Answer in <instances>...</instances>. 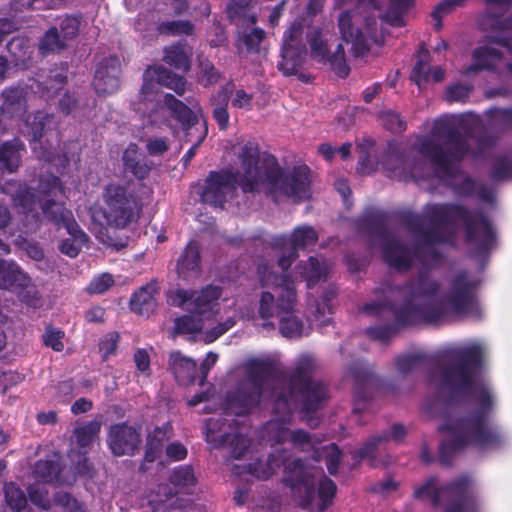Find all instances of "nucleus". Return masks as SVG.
Returning a JSON list of instances; mask_svg holds the SVG:
<instances>
[{"mask_svg": "<svg viewBox=\"0 0 512 512\" xmlns=\"http://www.w3.org/2000/svg\"><path fill=\"white\" fill-rule=\"evenodd\" d=\"M447 361L440 368L441 388L450 394L448 402L460 397L475 395V406L456 416L449 417L439 427L450 438L439 445L438 461L442 466H452L455 455L467 447L478 450L499 449L505 439L501 429L492 423L494 397L482 378L485 355L478 343L457 346L445 352Z\"/></svg>", "mask_w": 512, "mask_h": 512, "instance_id": "f257e3e1", "label": "nucleus"}, {"mask_svg": "<svg viewBox=\"0 0 512 512\" xmlns=\"http://www.w3.org/2000/svg\"><path fill=\"white\" fill-rule=\"evenodd\" d=\"M242 174L238 178L230 170L210 171L198 192L201 201L213 207L223 208L227 196L239 186L243 193H255L263 183L267 193L274 199L282 195L300 202L310 197V168L307 165L294 166L286 172L277 158L264 153L256 141H247L238 155Z\"/></svg>", "mask_w": 512, "mask_h": 512, "instance_id": "f03ea898", "label": "nucleus"}, {"mask_svg": "<svg viewBox=\"0 0 512 512\" xmlns=\"http://www.w3.org/2000/svg\"><path fill=\"white\" fill-rule=\"evenodd\" d=\"M400 220L409 233L421 238L425 247L445 243L443 229L458 222H462L464 240L474 245L476 256L488 257L497 245V234L488 216L461 204H432L426 208L424 216L406 212Z\"/></svg>", "mask_w": 512, "mask_h": 512, "instance_id": "7ed1b4c3", "label": "nucleus"}, {"mask_svg": "<svg viewBox=\"0 0 512 512\" xmlns=\"http://www.w3.org/2000/svg\"><path fill=\"white\" fill-rule=\"evenodd\" d=\"M482 127V119L472 112L441 116L434 120L431 137L421 140L418 151L432 166L451 177L454 164L460 163L468 155L478 158L494 146L493 137L484 134L475 138L477 148H471L469 141Z\"/></svg>", "mask_w": 512, "mask_h": 512, "instance_id": "20e7f679", "label": "nucleus"}, {"mask_svg": "<svg viewBox=\"0 0 512 512\" xmlns=\"http://www.w3.org/2000/svg\"><path fill=\"white\" fill-rule=\"evenodd\" d=\"M316 369V359L309 354H303L296 360L287 375V390L273 393L272 412L276 419L291 420L292 398L295 397L308 424L316 426L317 422L313 424L314 419L310 415L322 409L329 399L328 386L313 378Z\"/></svg>", "mask_w": 512, "mask_h": 512, "instance_id": "39448f33", "label": "nucleus"}, {"mask_svg": "<svg viewBox=\"0 0 512 512\" xmlns=\"http://www.w3.org/2000/svg\"><path fill=\"white\" fill-rule=\"evenodd\" d=\"M263 286L273 285L275 294L269 291L261 293L259 301V315L268 320L277 317L279 331L288 339H298L303 335V321L295 314L297 293L292 277L286 273L277 274L269 272L261 278Z\"/></svg>", "mask_w": 512, "mask_h": 512, "instance_id": "423d86ee", "label": "nucleus"}, {"mask_svg": "<svg viewBox=\"0 0 512 512\" xmlns=\"http://www.w3.org/2000/svg\"><path fill=\"white\" fill-rule=\"evenodd\" d=\"M245 372L247 379L239 382L234 390L227 392L225 398L226 410L236 416L249 415L259 406L264 385L284 377L283 371L270 358L249 359Z\"/></svg>", "mask_w": 512, "mask_h": 512, "instance_id": "0eeeda50", "label": "nucleus"}, {"mask_svg": "<svg viewBox=\"0 0 512 512\" xmlns=\"http://www.w3.org/2000/svg\"><path fill=\"white\" fill-rule=\"evenodd\" d=\"M102 200V215L107 226L111 228L125 229L136 223L143 212L142 197L132 180L107 184L102 193Z\"/></svg>", "mask_w": 512, "mask_h": 512, "instance_id": "6e6552de", "label": "nucleus"}, {"mask_svg": "<svg viewBox=\"0 0 512 512\" xmlns=\"http://www.w3.org/2000/svg\"><path fill=\"white\" fill-rule=\"evenodd\" d=\"M67 83V76L50 71L45 79L29 78L25 83L5 88L1 92L3 103L0 114L6 118L22 117L27 112V96L30 93L46 101L53 100Z\"/></svg>", "mask_w": 512, "mask_h": 512, "instance_id": "1a4fd4ad", "label": "nucleus"}, {"mask_svg": "<svg viewBox=\"0 0 512 512\" xmlns=\"http://www.w3.org/2000/svg\"><path fill=\"white\" fill-rule=\"evenodd\" d=\"M482 281L467 269L455 272L448 281V290L444 301L451 312L480 319L483 311L478 298Z\"/></svg>", "mask_w": 512, "mask_h": 512, "instance_id": "9d476101", "label": "nucleus"}, {"mask_svg": "<svg viewBox=\"0 0 512 512\" xmlns=\"http://www.w3.org/2000/svg\"><path fill=\"white\" fill-rule=\"evenodd\" d=\"M223 289L209 284L199 290L176 288L167 292V303L200 318H209L217 312Z\"/></svg>", "mask_w": 512, "mask_h": 512, "instance_id": "9b49d317", "label": "nucleus"}, {"mask_svg": "<svg viewBox=\"0 0 512 512\" xmlns=\"http://www.w3.org/2000/svg\"><path fill=\"white\" fill-rule=\"evenodd\" d=\"M441 495L448 501L444 512H480L481 510L473 480L469 475H460L436 488L428 497L433 507L439 506Z\"/></svg>", "mask_w": 512, "mask_h": 512, "instance_id": "f8f14e48", "label": "nucleus"}, {"mask_svg": "<svg viewBox=\"0 0 512 512\" xmlns=\"http://www.w3.org/2000/svg\"><path fill=\"white\" fill-rule=\"evenodd\" d=\"M304 27L301 21H294L283 33L281 46V62L278 69L284 75H295L305 62L307 54L306 43L303 39Z\"/></svg>", "mask_w": 512, "mask_h": 512, "instance_id": "ddd939ff", "label": "nucleus"}, {"mask_svg": "<svg viewBox=\"0 0 512 512\" xmlns=\"http://www.w3.org/2000/svg\"><path fill=\"white\" fill-rule=\"evenodd\" d=\"M362 310L367 314L379 316L383 319L392 318L391 323L366 328V334L373 340L383 343L388 342L402 328L409 326V324H402L400 321L403 312L402 305L395 306L390 302H370L365 303Z\"/></svg>", "mask_w": 512, "mask_h": 512, "instance_id": "4468645a", "label": "nucleus"}, {"mask_svg": "<svg viewBox=\"0 0 512 512\" xmlns=\"http://www.w3.org/2000/svg\"><path fill=\"white\" fill-rule=\"evenodd\" d=\"M224 422V418L207 419L205 421V440L213 449H218L228 444L231 450V456L234 459H242L248 451L251 442L242 434L221 432V426Z\"/></svg>", "mask_w": 512, "mask_h": 512, "instance_id": "2eb2a0df", "label": "nucleus"}, {"mask_svg": "<svg viewBox=\"0 0 512 512\" xmlns=\"http://www.w3.org/2000/svg\"><path fill=\"white\" fill-rule=\"evenodd\" d=\"M423 252L421 243H416L413 249H410L394 234L382 243L383 261L398 271L410 270L414 259L421 258Z\"/></svg>", "mask_w": 512, "mask_h": 512, "instance_id": "dca6fc26", "label": "nucleus"}, {"mask_svg": "<svg viewBox=\"0 0 512 512\" xmlns=\"http://www.w3.org/2000/svg\"><path fill=\"white\" fill-rule=\"evenodd\" d=\"M141 441L140 431L126 422L115 423L109 427L107 445L116 457L135 455Z\"/></svg>", "mask_w": 512, "mask_h": 512, "instance_id": "f3484780", "label": "nucleus"}, {"mask_svg": "<svg viewBox=\"0 0 512 512\" xmlns=\"http://www.w3.org/2000/svg\"><path fill=\"white\" fill-rule=\"evenodd\" d=\"M121 60L116 55L103 58L96 67L93 86L99 96L114 94L120 88Z\"/></svg>", "mask_w": 512, "mask_h": 512, "instance_id": "a211bd4d", "label": "nucleus"}, {"mask_svg": "<svg viewBox=\"0 0 512 512\" xmlns=\"http://www.w3.org/2000/svg\"><path fill=\"white\" fill-rule=\"evenodd\" d=\"M175 270L179 279L190 282L202 273L201 244L191 239L180 253Z\"/></svg>", "mask_w": 512, "mask_h": 512, "instance_id": "6ab92c4d", "label": "nucleus"}, {"mask_svg": "<svg viewBox=\"0 0 512 512\" xmlns=\"http://www.w3.org/2000/svg\"><path fill=\"white\" fill-rule=\"evenodd\" d=\"M348 373L354 380V412L360 411L363 405L371 398V387L375 381V375L369 366L362 360H354L349 364Z\"/></svg>", "mask_w": 512, "mask_h": 512, "instance_id": "aec40b11", "label": "nucleus"}, {"mask_svg": "<svg viewBox=\"0 0 512 512\" xmlns=\"http://www.w3.org/2000/svg\"><path fill=\"white\" fill-rule=\"evenodd\" d=\"M440 289L438 280L433 279L426 272H420L418 276L405 285H397L394 290L404 296L403 303L415 305L414 301L425 297H434Z\"/></svg>", "mask_w": 512, "mask_h": 512, "instance_id": "412c9836", "label": "nucleus"}, {"mask_svg": "<svg viewBox=\"0 0 512 512\" xmlns=\"http://www.w3.org/2000/svg\"><path fill=\"white\" fill-rule=\"evenodd\" d=\"M403 312L400 318L402 324L409 326L420 323H436L442 320L447 311L440 303H428L423 305H410L402 303Z\"/></svg>", "mask_w": 512, "mask_h": 512, "instance_id": "4be33fe9", "label": "nucleus"}, {"mask_svg": "<svg viewBox=\"0 0 512 512\" xmlns=\"http://www.w3.org/2000/svg\"><path fill=\"white\" fill-rule=\"evenodd\" d=\"M338 28L343 41L352 44V52L356 57L366 55L369 50V44L365 34L359 27L353 23V15L350 10L342 12L338 18Z\"/></svg>", "mask_w": 512, "mask_h": 512, "instance_id": "5701e85b", "label": "nucleus"}, {"mask_svg": "<svg viewBox=\"0 0 512 512\" xmlns=\"http://www.w3.org/2000/svg\"><path fill=\"white\" fill-rule=\"evenodd\" d=\"M356 223L358 231L366 233L371 241L378 239L385 242L393 235L388 227L389 215L384 211H368Z\"/></svg>", "mask_w": 512, "mask_h": 512, "instance_id": "b1692460", "label": "nucleus"}, {"mask_svg": "<svg viewBox=\"0 0 512 512\" xmlns=\"http://www.w3.org/2000/svg\"><path fill=\"white\" fill-rule=\"evenodd\" d=\"M168 370L174 375L176 382L182 386H190L199 379L196 361L180 351H172L169 354Z\"/></svg>", "mask_w": 512, "mask_h": 512, "instance_id": "393cba45", "label": "nucleus"}, {"mask_svg": "<svg viewBox=\"0 0 512 512\" xmlns=\"http://www.w3.org/2000/svg\"><path fill=\"white\" fill-rule=\"evenodd\" d=\"M233 92L232 82L221 86L218 91L211 95L209 106L212 118L218 125L219 130L226 131L230 126L229 101Z\"/></svg>", "mask_w": 512, "mask_h": 512, "instance_id": "a878e982", "label": "nucleus"}, {"mask_svg": "<svg viewBox=\"0 0 512 512\" xmlns=\"http://www.w3.org/2000/svg\"><path fill=\"white\" fill-rule=\"evenodd\" d=\"M124 172L132 174L138 181L136 185L143 187L141 183L146 179L151 171V162L145 156L138 153L136 144H130L122 156Z\"/></svg>", "mask_w": 512, "mask_h": 512, "instance_id": "bb28decb", "label": "nucleus"}, {"mask_svg": "<svg viewBox=\"0 0 512 512\" xmlns=\"http://www.w3.org/2000/svg\"><path fill=\"white\" fill-rule=\"evenodd\" d=\"M502 58L503 52L499 49L488 45L476 47L472 51V64L466 68L465 74H476L482 71L495 72V61H499Z\"/></svg>", "mask_w": 512, "mask_h": 512, "instance_id": "cd10ccee", "label": "nucleus"}, {"mask_svg": "<svg viewBox=\"0 0 512 512\" xmlns=\"http://www.w3.org/2000/svg\"><path fill=\"white\" fill-rule=\"evenodd\" d=\"M158 292L156 282H150L135 291L130 298V309L138 315L149 317L156 307L155 294Z\"/></svg>", "mask_w": 512, "mask_h": 512, "instance_id": "c85d7f7f", "label": "nucleus"}, {"mask_svg": "<svg viewBox=\"0 0 512 512\" xmlns=\"http://www.w3.org/2000/svg\"><path fill=\"white\" fill-rule=\"evenodd\" d=\"M193 48L186 40H178L164 48L163 61L169 66L182 72H188L191 69V56Z\"/></svg>", "mask_w": 512, "mask_h": 512, "instance_id": "c756f323", "label": "nucleus"}, {"mask_svg": "<svg viewBox=\"0 0 512 512\" xmlns=\"http://www.w3.org/2000/svg\"><path fill=\"white\" fill-rule=\"evenodd\" d=\"M30 278L19 265L5 260L0 261V289L18 291L26 288Z\"/></svg>", "mask_w": 512, "mask_h": 512, "instance_id": "7c9ffc66", "label": "nucleus"}, {"mask_svg": "<svg viewBox=\"0 0 512 512\" xmlns=\"http://www.w3.org/2000/svg\"><path fill=\"white\" fill-rule=\"evenodd\" d=\"M24 143L14 138L0 145V168L8 173H14L20 167Z\"/></svg>", "mask_w": 512, "mask_h": 512, "instance_id": "2f4dec72", "label": "nucleus"}, {"mask_svg": "<svg viewBox=\"0 0 512 512\" xmlns=\"http://www.w3.org/2000/svg\"><path fill=\"white\" fill-rule=\"evenodd\" d=\"M164 105L171 112L172 117L181 124L183 130L187 131L198 123V118L192 109L174 95L165 94Z\"/></svg>", "mask_w": 512, "mask_h": 512, "instance_id": "473e14b6", "label": "nucleus"}, {"mask_svg": "<svg viewBox=\"0 0 512 512\" xmlns=\"http://www.w3.org/2000/svg\"><path fill=\"white\" fill-rule=\"evenodd\" d=\"M40 209L43 215V218L52 223L57 229H61L62 226L67 223L69 219L73 216V213L70 209H68L64 202L59 200H46L42 202L40 205Z\"/></svg>", "mask_w": 512, "mask_h": 512, "instance_id": "72a5a7b5", "label": "nucleus"}, {"mask_svg": "<svg viewBox=\"0 0 512 512\" xmlns=\"http://www.w3.org/2000/svg\"><path fill=\"white\" fill-rule=\"evenodd\" d=\"M35 192L38 197L39 205H42V202L46 200L53 199L54 201L65 197V187L61 179L55 175L40 177Z\"/></svg>", "mask_w": 512, "mask_h": 512, "instance_id": "f704fd0d", "label": "nucleus"}, {"mask_svg": "<svg viewBox=\"0 0 512 512\" xmlns=\"http://www.w3.org/2000/svg\"><path fill=\"white\" fill-rule=\"evenodd\" d=\"M296 270L306 281L308 288L314 287L320 281H325L327 277L326 266L314 256L309 257L306 263L298 264Z\"/></svg>", "mask_w": 512, "mask_h": 512, "instance_id": "c9c22d12", "label": "nucleus"}, {"mask_svg": "<svg viewBox=\"0 0 512 512\" xmlns=\"http://www.w3.org/2000/svg\"><path fill=\"white\" fill-rule=\"evenodd\" d=\"M62 471V466L58 455H54L49 459H39L36 461L33 474L36 479L44 483H53L58 480Z\"/></svg>", "mask_w": 512, "mask_h": 512, "instance_id": "e433bc0d", "label": "nucleus"}, {"mask_svg": "<svg viewBox=\"0 0 512 512\" xmlns=\"http://www.w3.org/2000/svg\"><path fill=\"white\" fill-rule=\"evenodd\" d=\"M153 73L159 85L173 90L179 96L185 93L187 80L184 76L178 75L163 66L153 67Z\"/></svg>", "mask_w": 512, "mask_h": 512, "instance_id": "4c0bfd02", "label": "nucleus"}, {"mask_svg": "<svg viewBox=\"0 0 512 512\" xmlns=\"http://www.w3.org/2000/svg\"><path fill=\"white\" fill-rule=\"evenodd\" d=\"M309 479H311V476L305 469L301 459H294L285 467L283 482L287 487L291 488L292 492H296V488L305 484Z\"/></svg>", "mask_w": 512, "mask_h": 512, "instance_id": "58836bf2", "label": "nucleus"}, {"mask_svg": "<svg viewBox=\"0 0 512 512\" xmlns=\"http://www.w3.org/2000/svg\"><path fill=\"white\" fill-rule=\"evenodd\" d=\"M317 231L309 225L296 227L290 237V248L298 253L300 249H306L309 246H314L318 241Z\"/></svg>", "mask_w": 512, "mask_h": 512, "instance_id": "ea45409f", "label": "nucleus"}, {"mask_svg": "<svg viewBox=\"0 0 512 512\" xmlns=\"http://www.w3.org/2000/svg\"><path fill=\"white\" fill-rule=\"evenodd\" d=\"M412 5L413 0H389L383 19L391 26L402 27L405 25L404 15Z\"/></svg>", "mask_w": 512, "mask_h": 512, "instance_id": "a19ab883", "label": "nucleus"}, {"mask_svg": "<svg viewBox=\"0 0 512 512\" xmlns=\"http://www.w3.org/2000/svg\"><path fill=\"white\" fill-rule=\"evenodd\" d=\"M14 207L19 208L22 213L29 214L34 211L38 197L35 190L27 185H20L11 197Z\"/></svg>", "mask_w": 512, "mask_h": 512, "instance_id": "79ce46f5", "label": "nucleus"}, {"mask_svg": "<svg viewBox=\"0 0 512 512\" xmlns=\"http://www.w3.org/2000/svg\"><path fill=\"white\" fill-rule=\"evenodd\" d=\"M397 371L402 375H407L427 362V356L424 353L400 354L394 358Z\"/></svg>", "mask_w": 512, "mask_h": 512, "instance_id": "37998d69", "label": "nucleus"}, {"mask_svg": "<svg viewBox=\"0 0 512 512\" xmlns=\"http://www.w3.org/2000/svg\"><path fill=\"white\" fill-rule=\"evenodd\" d=\"M66 40L62 38L57 27L49 28L42 37L39 44V51L43 56L50 53L60 52L66 48Z\"/></svg>", "mask_w": 512, "mask_h": 512, "instance_id": "c03bdc74", "label": "nucleus"}, {"mask_svg": "<svg viewBox=\"0 0 512 512\" xmlns=\"http://www.w3.org/2000/svg\"><path fill=\"white\" fill-rule=\"evenodd\" d=\"M198 68V82L203 87L207 88L216 85L222 77L221 72L208 58L199 57Z\"/></svg>", "mask_w": 512, "mask_h": 512, "instance_id": "a18cd8bd", "label": "nucleus"}, {"mask_svg": "<svg viewBox=\"0 0 512 512\" xmlns=\"http://www.w3.org/2000/svg\"><path fill=\"white\" fill-rule=\"evenodd\" d=\"M101 430V423L93 420L85 423L82 426L76 427L73 431L76 443L80 448L89 447L98 436Z\"/></svg>", "mask_w": 512, "mask_h": 512, "instance_id": "49530a36", "label": "nucleus"}, {"mask_svg": "<svg viewBox=\"0 0 512 512\" xmlns=\"http://www.w3.org/2000/svg\"><path fill=\"white\" fill-rule=\"evenodd\" d=\"M337 492L335 482L327 476H323L318 484V498L317 511L324 512L328 507L333 504L334 497Z\"/></svg>", "mask_w": 512, "mask_h": 512, "instance_id": "de8ad7c7", "label": "nucleus"}, {"mask_svg": "<svg viewBox=\"0 0 512 512\" xmlns=\"http://www.w3.org/2000/svg\"><path fill=\"white\" fill-rule=\"evenodd\" d=\"M429 57L428 51L420 52L411 72L410 78L419 88L430 80Z\"/></svg>", "mask_w": 512, "mask_h": 512, "instance_id": "09e8293b", "label": "nucleus"}, {"mask_svg": "<svg viewBox=\"0 0 512 512\" xmlns=\"http://www.w3.org/2000/svg\"><path fill=\"white\" fill-rule=\"evenodd\" d=\"M489 176L493 181L512 179V156L508 154L497 156L492 163Z\"/></svg>", "mask_w": 512, "mask_h": 512, "instance_id": "8fccbe9b", "label": "nucleus"}, {"mask_svg": "<svg viewBox=\"0 0 512 512\" xmlns=\"http://www.w3.org/2000/svg\"><path fill=\"white\" fill-rule=\"evenodd\" d=\"M4 495L8 506L15 512H21L27 506V497L24 491L15 483L4 485Z\"/></svg>", "mask_w": 512, "mask_h": 512, "instance_id": "3c124183", "label": "nucleus"}, {"mask_svg": "<svg viewBox=\"0 0 512 512\" xmlns=\"http://www.w3.org/2000/svg\"><path fill=\"white\" fill-rule=\"evenodd\" d=\"M158 31L160 34L180 36V35H192L194 32V25L189 20H172L164 21L158 25Z\"/></svg>", "mask_w": 512, "mask_h": 512, "instance_id": "603ef678", "label": "nucleus"}, {"mask_svg": "<svg viewBox=\"0 0 512 512\" xmlns=\"http://www.w3.org/2000/svg\"><path fill=\"white\" fill-rule=\"evenodd\" d=\"M197 315H182L174 320V331L179 335L196 334L202 330V318Z\"/></svg>", "mask_w": 512, "mask_h": 512, "instance_id": "864d4df0", "label": "nucleus"}, {"mask_svg": "<svg viewBox=\"0 0 512 512\" xmlns=\"http://www.w3.org/2000/svg\"><path fill=\"white\" fill-rule=\"evenodd\" d=\"M291 420L272 419L266 424V433L269 441L275 444H282L287 440L289 429L288 424Z\"/></svg>", "mask_w": 512, "mask_h": 512, "instance_id": "5fc2aeb1", "label": "nucleus"}, {"mask_svg": "<svg viewBox=\"0 0 512 512\" xmlns=\"http://www.w3.org/2000/svg\"><path fill=\"white\" fill-rule=\"evenodd\" d=\"M311 50L312 58L318 62L326 63L330 55L326 41L322 38V31L320 28L315 29L308 40Z\"/></svg>", "mask_w": 512, "mask_h": 512, "instance_id": "6e6d98bb", "label": "nucleus"}, {"mask_svg": "<svg viewBox=\"0 0 512 512\" xmlns=\"http://www.w3.org/2000/svg\"><path fill=\"white\" fill-rule=\"evenodd\" d=\"M388 441V434L381 433L368 439L359 449L352 452V458L355 460H363L366 458H375L377 446Z\"/></svg>", "mask_w": 512, "mask_h": 512, "instance_id": "4d7b16f0", "label": "nucleus"}, {"mask_svg": "<svg viewBox=\"0 0 512 512\" xmlns=\"http://www.w3.org/2000/svg\"><path fill=\"white\" fill-rule=\"evenodd\" d=\"M172 485L178 487L192 486L196 482L193 468L187 465H181L173 470L169 477Z\"/></svg>", "mask_w": 512, "mask_h": 512, "instance_id": "13d9d810", "label": "nucleus"}, {"mask_svg": "<svg viewBox=\"0 0 512 512\" xmlns=\"http://www.w3.org/2000/svg\"><path fill=\"white\" fill-rule=\"evenodd\" d=\"M383 127L392 133H402L406 130V122L400 114L394 111H384L380 115Z\"/></svg>", "mask_w": 512, "mask_h": 512, "instance_id": "bf43d9fd", "label": "nucleus"}, {"mask_svg": "<svg viewBox=\"0 0 512 512\" xmlns=\"http://www.w3.org/2000/svg\"><path fill=\"white\" fill-rule=\"evenodd\" d=\"M163 444L159 440L147 439L144 461L139 466V471L145 473L148 470L147 463H153L162 453Z\"/></svg>", "mask_w": 512, "mask_h": 512, "instance_id": "052dcab7", "label": "nucleus"}, {"mask_svg": "<svg viewBox=\"0 0 512 512\" xmlns=\"http://www.w3.org/2000/svg\"><path fill=\"white\" fill-rule=\"evenodd\" d=\"M27 493L31 503L45 511L50 509L51 503L46 490L32 484L27 487Z\"/></svg>", "mask_w": 512, "mask_h": 512, "instance_id": "680f3d73", "label": "nucleus"}, {"mask_svg": "<svg viewBox=\"0 0 512 512\" xmlns=\"http://www.w3.org/2000/svg\"><path fill=\"white\" fill-rule=\"evenodd\" d=\"M54 502L65 509L66 512H85L83 504L68 492L56 493Z\"/></svg>", "mask_w": 512, "mask_h": 512, "instance_id": "e2e57ef3", "label": "nucleus"}, {"mask_svg": "<svg viewBox=\"0 0 512 512\" xmlns=\"http://www.w3.org/2000/svg\"><path fill=\"white\" fill-rule=\"evenodd\" d=\"M472 90V85L453 84L446 89V100L448 102H466Z\"/></svg>", "mask_w": 512, "mask_h": 512, "instance_id": "0e129e2a", "label": "nucleus"}, {"mask_svg": "<svg viewBox=\"0 0 512 512\" xmlns=\"http://www.w3.org/2000/svg\"><path fill=\"white\" fill-rule=\"evenodd\" d=\"M118 341L119 334L117 332L108 333L103 339L100 340L99 352L103 361L108 360L110 356L116 354Z\"/></svg>", "mask_w": 512, "mask_h": 512, "instance_id": "69168bd1", "label": "nucleus"}, {"mask_svg": "<svg viewBox=\"0 0 512 512\" xmlns=\"http://www.w3.org/2000/svg\"><path fill=\"white\" fill-rule=\"evenodd\" d=\"M114 285V279L109 273H103L94 277L87 286L89 294H102Z\"/></svg>", "mask_w": 512, "mask_h": 512, "instance_id": "338daca9", "label": "nucleus"}, {"mask_svg": "<svg viewBox=\"0 0 512 512\" xmlns=\"http://www.w3.org/2000/svg\"><path fill=\"white\" fill-rule=\"evenodd\" d=\"M64 332L59 329L47 327L43 334V343L45 346L50 347L56 352H61L64 349L63 344Z\"/></svg>", "mask_w": 512, "mask_h": 512, "instance_id": "774afa93", "label": "nucleus"}]
</instances>
